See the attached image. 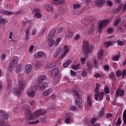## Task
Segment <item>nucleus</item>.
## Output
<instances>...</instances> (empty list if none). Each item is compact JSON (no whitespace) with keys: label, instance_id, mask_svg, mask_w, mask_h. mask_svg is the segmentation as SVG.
<instances>
[{"label":"nucleus","instance_id":"nucleus-4","mask_svg":"<svg viewBox=\"0 0 126 126\" xmlns=\"http://www.w3.org/2000/svg\"><path fill=\"white\" fill-rule=\"evenodd\" d=\"M101 86V85L100 83H96V88L95 89V94H94V99L96 100V101H98V98L102 101L103 100V97H104V93L99 92V88Z\"/></svg>","mask_w":126,"mask_h":126},{"label":"nucleus","instance_id":"nucleus-56","mask_svg":"<svg viewBox=\"0 0 126 126\" xmlns=\"http://www.w3.org/2000/svg\"><path fill=\"white\" fill-rule=\"evenodd\" d=\"M85 62H86V59L85 58H82L81 59V62L82 64H84V63H85Z\"/></svg>","mask_w":126,"mask_h":126},{"label":"nucleus","instance_id":"nucleus-43","mask_svg":"<svg viewBox=\"0 0 126 126\" xmlns=\"http://www.w3.org/2000/svg\"><path fill=\"white\" fill-rule=\"evenodd\" d=\"M3 12L6 15H12L13 14V12L11 11L10 12L8 11L4 10Z\"/></svg>","mask_w":126,"mask_h":126},{"label":"nucleus","instance_id":"nucleus-35","mask_svg":"<svg viewBox=\"0 0 126 126\" xmlns=\"http://www.w3.org/2000/svg\"><path fill=\"white\" fill-rule=\"evenodd\" d=\"M116 43H117L118 46H120V47H122V46L125 45V43L121 40H117Z\"/></svg>","mask_w":126,"mask_h":126},{"label":"nucleus","instance_id":"nucleus-62","mask_svg":"<svg viewBox=\"0 0 126 126\" xmlns=\"http://www.w3.org/2000/svg\"><path fill=\"white\" fill-rule=\"evenodd\" d=\"M60 56V54L56 51L54 53L53 55L54 58H58Z\"/></svg>","mask_w":126,"mask_h":126},{"label":"nucleus","instance_id":"nucleus-50","mask_svg":"<svg viewBox=\"0 0 126 126\" xmlns=\"http://www.w3.org/2000/svg\"><path fill=\"white\" fill-rule=\"evenodd\" d=\"M94 65L95 68L98 67V61L97 60H95L94 62Z\"/></svg>","mask_w":126,"mask_h":126},{"label":"nucleus","instance_id":"nucleus-19","mask_svg":"<svg viewBox=\"0 0 126 126\" xmlns=\"http://www.w3.org/2000/svg\"><path fill=\"white\" fill-rule=\"evenodd\" d=\"M73 37V32L69 31L65 35V38L67 39H71Z\"/></svg>","mask_w":126,"mask_h":126},{"label":"nucleus","instance_id":"nucleus-10","mask_svg":"<svg viewBox=\"0 0 126 126\" xmlns=\"http://www.w3.org/2000/svg\"><path fill=\"white\" fill-rule=\"evenodd\" d=\"M39 88V86L35 85L32 87V92L28 93V95L30 97H34L35 96V91Z\"/></svg>","mask_w":126,"mask_h":126},{"label":"nucleus","instance_id":"nucleus-12","mask_svg":"<svg viewBox=\"0 0 126 126\" xmlns=\"http://www.w3.org/2000/svg\"><path fill=\"white\" fill-rule=\"evenodd\" d=\"M125 95V90L118 88L116 91V97H123Z\"/></svg>","mask_w":126,"mask_h":126},{"label":"nucleus","instance_id":"nucleus-60","mask_svg":"<svg viewBox=\"0 0 126 126\" xmlns=\"http://www.w3.org/2000/svg\"><path fill=\"white\" fill-rule=\"evenodd\" d=\"M87 65L89 68V69H90L91 68H92V65L90 63V62H87Z\"/></svg>","mask_w":126,"mask_h":126},{"label":"nucleus","instance_id":"nucleus-2","mask_svg":"<svg viewBox=\"0 0 126 126\" xmlns=\"http://www.w3.org/2000/svg\"><path fill=\"white\" fill-rule=\"evenodd\" d=\"M26 86L25 81L23 80H20L19 81V89L18 88H14L13 93L16 94L17 96H20L21 95V90H24Z\"/></svg>","mask_w":126,"mask_h":126},{"label":"nucleus","instance_id":"nucleus-11","mask_svg":"<svg viewBox=\"0 0 126 126\" xmlns=\"http://www.w3.org/2000/svg\"><path fill=\"white\" fill-rule=\"evenodd\" d=\"M69 52V48L67 46H64V52L62 53V54L59 56V59H63L67 54Z\"/></svg>","mask_w":126,"mask_h":126},{"label":"nucleus","instance_id":"nucleus-27","mask_svg":"<svg viewBox=\"0 0 126 126\" xmlns=\"http://www.w3.org/2000/svg\"><path fill=\"white\" fill-rule=\"evenodd\" d=\"M64 2H65V1L64 0H59L58 2H55L51 1L52 4H56V5H58V4H64Z\"/></svg>","mask_w":126,"mask_h":126},{"label":"nucleus","instance_id":"nucleus-23","mask_svg":"<svg viewBox=\"0 0 126 126\" xmlns=\"http://www.w3.org/2000/svg\"><path fill=\"white\" fill-rule=\"evenodd\" d=\"M56 32H57V30L56 29L54 28L52 29L49 32V34H48L49 37H54V35L56 34Z\"/></svg>","mask_w":126,"mask_h":126},{"label":"nucleus","instance_id":"nucleus-22","mask_svg":"<svg viewBox=\"0 0 126 126\" xmlns=\"http://www.w3.org/2000/svg\"><path fill=\"white\" fill-rule=\"evenodd\" d=\"M115 44H116V42H115V41H111L106 42L104 43V45L106 46V47H110L111 46H115Z\"/></svg>","mask_w":126,"mask_h":126},{"label":"nucleus","instance_id":"nucleus-14","mask_svg":"<svg viewBox=\"0 0 126 126\" xmlns=\"http://www.w3.org/2000/svg\"><path fill=\"white\" fill-rule=\"evenodd\" d=\"M46 79V76L45 75H42L40 76L37 79V83L38 85H41L43 83V81Z\"/></svg>","mask_w":126,"mask_h":126},{"label":"nucleus","instance_id":"nucleus-57","mask_svg":"<svg viewBox=\"0 0 126 126\" xmlns=\"http://www.w3.org/2000/svg\"><path fill=\"white\" fill-rule=\"evenodd\" d=\"M5 22V20L1 17H0V24H3Z\"/></svg>","mask_w":126,"mask_h":126},{"label":"nucleus","instance_id":"nucleus-28","mask_svg":"<svg viewBox=\"0 0 126 126\" xmlns=\"http://www.w3.org/2000/svg\"><path fill=\"white\" fill-rule=\"evenodd\" d=\"M19 111V105L17 104V105H15V106L14 107L13 111V113H14L15 114H17V113H18Z\"/></svg>","mask_w":126,"mask_h":126},{"label":"nucleus","instance_id":"nucleus-33","mask_svg":"<svg viewBox=\"0 0 126 126\" xmlns=\"http://www.w3.org/2000/svg\"><path fill=\"white\" fill-rule=\"evenodd\" d=\"M123 121L126 126V109L123 112Z\"/></svg>","mask_w":126,"mask_h":126},{"label":"nucleus","instance_id":"nucleus-38","mask_svg":"<svg viewBox=\"0 0 126 126\" xmlns=\"http://www.w3.org/2000/svg\"><path fill=\"white\" fill-rule=\"evenodd\" d=\"M120 22H121V18H118L116 19V21H115V22H114V25H115V26H117V25H119V24Z\"/></svg>","mask_w":126,"mask_h":126},{"label":"nucleus","instance_id":"nucleus-20","mask_svg":"<svg viewBox=\"0 0 126 126\" xmlns=\"http://www.w3.org/2000/svg\"><path fill=\"white\" fill-rule=\"evenodd\" d=\"M95 3L99 6H101V5L105 4V0H95Z\"/></svg>","mask_w":126,"mask_h":126},{"label":"nucleus","instance_id":"nucleus-41","mask_svg":"<svg viewBox=\"0 0 126 126\" xmlns=\"http://www.w3.org/2000/svg\"><path fill=\"white\" fill-rule=\"evenodd\" d=\"M76 72L72 70H70V75L71 76H72V77H75V76H76Z\"/></svg>","mask_w":126,"mask_h":126},{"label":"nucleus","instance_id":"nucleus-32","mask_svg":"<svg viewBox=\"0 0 126 126\" xmlns=\"http://www.w3.org/2000/svg\"><path fill=\"white\" fill-rule=\"evenodd\" d=\"M80 66V64L78 63L76 65H73L72 66V68L74 70H76V69H78V68H79Z\"/></svg>","mask_w":126,"mask_h":126},{"label":"nucleus","instance_id":"nucleus-25","mask_svg":"<svg viewBox=\"0 0 126 126\" xmlns=\"http://www.w3.org/2000/svg\"><path fill=\"white\" fill-rule=\"evenodd\" d=\"M55 40L51 38H48V45L49 47H53L55 45Z\"/></svg>","mask_w":126,"mask_h":126},{"label":"nucleus","instance_id":"nucleus-46","mask_svg":"<svg viewBox=\"0 0 126 126\" xmlns=\"http://www.w3.org/2000/svg\"><path fill=\"white\" fill-rule=\"evenodd\" d=\"M70 110L72 112H75V111H77V107L76 106H72L70 108Z\"/></svg>","mask_w":126,"mask_h":126},{"label":"nucleus","instance_id":"nucleus-45","mask_svg":"<svg viewBox=\"0 0 126 126\" xmlns=\"http://www.w3.org/2000/svg\"><path fill=\"white\" fill-rule=\"evenodd\" d=\"M94 26L92 27L90 30L88 31V33L89 34H93V32H94Z\"/></svg>","mask_w":126,"mask_h":126},{"label":"nucleus","instance_id":"nucleus-7","mask_svg":"<svg viewBox=\"0 0 126 126\" xmlns=\"http://www.w3.org/2000/svg\"><path fill=\"white\" fill-rule=\"evenodd\" d=\"M94 20H95V17L94 16L87 17L82 20V23L85 25H88V24L93 22Z\"/></svg>","mask_w":126,"mask_h":126},{"label":"nucleus","instance_id":"nucleus-37","mask_svg":"<svg viewBox=\"0 0 126 126\" xmlns=\"http://www.w3.org/2000/svg\"><path fill=\"white\" fill-rule=\"evenodd\" d=\"M122 124V119H121V118H118L117 120V122L116 123V126H120Z\"/></svg>","mask_w":126,"mask_h":126},{"label":"nucleus","instance_id":"nucleus-51","mask_svg":"<svg viewBox=\"0 0 126 126\" xmlns=\"http://www.w3.org/2000/svg\"><path fill=\"white\" fill-rule=\"evenodd\" d=\"M126 76V70L124 69L122 71V78H125Z\"/></svg>","mask_w":126,"mask_h":126},{"label":"nucleus","instance_id":"nucleus-31","mask_svg":"<svg viewBox=\"0 0 126 126\" xmlns=\"http://www.w3.org/2000/svg\"><path fill=\"white\" fill-rule=\"evenodd\" d=\"M71 63V61L70 60H68L66 62L63 64V67H67L69 64H70Z\"/></svg>","mask_w":126,"mask_h":126},{"label":"nucleus","instance_id":"nucleus-44","mask_svg":"<svg viewBox=\"0 0 126 126\" xmlns=\"http://www.w3.org/2000/svg\"><path fill=\"white\" fill-rule=\"evenodd\" d=\"M50 94V90H47L43 92V96H48Z\"/></svg>","mask_w":126,"mask_h":126},{"label":"nucleus","instance_id":"nucleus-54","mask_svg":"<svg viewBox=\"0 0 126 126\" xmlns=\"http://www.w3.org/2000/svg\"><path fill=\"white\" fill-rule=\"evenodd\" d=\"M97 121V119L96 118H93L91 120V123L92 125H94L95 124V122Z\"/></svg>","mask_w":126,"mask_h":126},{"label":"nucleus","instance_id":"nucleus-42","mask_svg":"<svg viewBox=\"0 0 126 126\" xmlns=\"http://www.w3.org/2000/svg\"><path fill=\"white\" fill-rule=\"evenodd\" d=\"M80 7H81V6L79 4H74L73 5V8L74 9H77V8H80Z\"/></svg>","mask_w":126,"mask_h":126},{"label":"nucleus","instance_id":"nucleus-36","mask_svg":"<svg viewBox=\"0 0 126 126\" xmlns=\"http://www.w3.org/2000/svg\"><path fill=\"white\" fill-rule=\"evenodd\" d=\"M115 75L114 72H111L109 75L110 79H113V80H115Z\"/></svg>","mask_w":126,"mask_h":126},{"label":"nucleus","instance_id":"nucleus-3","mask_svg":"<svg viewBox=\"0 0 126 126\" xmlns=\"http://www.w3.org/2000/svg\"><path fill=\"white\" fill-rule=\"evenodd\" d=\"M0 116L2 117L0 119V126H10L5 121L8 119V115L5 112L0 111Z\"/></svg>","mask_w":126,"mask_h":126},{"label":"nucleus","instance_id":"nucleus-5","mask_svg":"<svg viewBox=\"0 0 126 126\" xmlns=\"http://www.w3.org/2000/svg\"><path fill=\"white\" fill-rule=\"evenodd\" d=\"M83 48L86 53H90V52H92V51H93L94 46L92 45H89V42H88V41L84 40L83 42Z\"/></svg>","mask_w":126,"mask_h":126},{"label":"nucleus","instance_id":"nucleus-26","mask_svg":"<svg viewBox=\"0 0 126 126\" xmlns=\"http://www.w3.org/2000/svg\"><path fill=\"white\" fill-rule=\"evenodd\" d=\"M104 56V50H100L98 53L97 55V58L98 60H101L102 58H103V56Z\"/></svg>","mask_w":126,"mask_h":126},{"label":"nucleus","instance_id":"nucleus-9","mask_svg":"<svg viewBox=\"0 0 126 126\" xmlns=\"http://www.w3.org/2000/svg\"><path fill=\"white\" fill-rule=\"evenodd\" d=\"M110 19H105L103 20L100 24L98 28L99 29H103L104 27H106L108 24L110 23Z\"/></svg>","mask_w":126,"mask_h":126},{"label":"nucleus","instance_id":"nucleus-48","mask_svg":"<svg viewBox=\"0 0 126 126\" xmlns=\"http://www.w3.org/2000/svg\"><path fill=\"white\" fill-rule=\"evenodd\" d=\"M119 59H120V55H117L116 56H113V60L115 62H118L119 61Z\"/></svg>","mask_w":126,"mask_h":126},{"label":"nucleus","instance_id":"nucleus-13","mask_svg":"<svg viewBox=\"0 0 126 126\" xmlns=\"http://www.w3.org/2000/svg\"><path fill=\"white\" fill-rule=\"evenodd\" d=\"M72 116H73V114L72 113H68L67 114L64 120L65 124H69V123H70V120L72 119Z\"/></svg>","mask_w":126,"mask_h":126},{"label":"nucleus","instance_id":"nucleus-63","mask_svg":"<svg viewBox=\"0 0 126 126\" xmlns=\"http://www.w3.org/2000/svg\"><path fill=\"white\" fill-rule=\"evenodd\" d=\"M40 64L39 63H35L34 64V66L36 67V68H38V67H40Z\"/></svg>","mask_w":126,"mask_h":126},{"label":"nucleus","instance_id":"nucleus-58","mask_svg":"<svg viewBox=\"0 0 126 126\" xmlns=\"http://www.w3.org/2000/svg\"><path fill=\"white\" fill-rule=\"evenodd\" d=\"M82 75L83 77H86V76H87V72H86V71L83 70L82 72Z\"/></svg>","mask_w":126,"mask_h":126},{"label":"nucleus","instance_id":"nucleus-30","mask_svg":"<svg viewBox=\"0 0 126 126\" xmlns=\"http://www.w3.org/2000/svg\"><path fill=\"white\" fill-rule=\"evenodd\" d=\"M87 103L89 107H91V106H92V101H91V97H90L89 96H88Z\"/></svg>","mask_w":126,"mask_h":126},{"label":"nucleus","instance_id":"nucleus-53","mask_svg":"<svg viewBox=\"0 0 126 126\" xmlns=\"http://www.w3.org/2000/svg\"><path fill=\"white\" fill-rule=\"evenodd\" d=\"M35 16L37 18H41V17H42V15H41V13L39 12H36L35 14Z\"/></svg>","mask_w":126,"mask_h":126},{"label":"nucleus","instance_id":"nucleus-17","mask_svg":"<svg viewBox=\"0 0 126 126\" xmlns=\"http://www.w3.org/2000/svg\"><path fill=\"white\" fill-rule=\"evenodd\" d=\"M45 56V53L43 51H39L34 55L35 58H43Z\"/></svg>","mask_w":126,"mask_h":126},{"label":"nucleus","instance_id":"nucleus-29","mask_svg":"<svg viewBox=\"0 0 126 126\" xmlns=\"http://www.w3.org/2000/svg\"><path fill=\"white\" fill-rule=\"evenodd\" d=\"M47 88H48V83H45L41 86L40 89L41 91H44Z\"/></svg>","mask_w":126,"mask_h":126},{"label":"nucleus","instance_id":"nucleus-52","mask_svg":"<svg viewBox=\"0 0 126 126\" xmlns=\"http://www.w3.org/2000/svg\"><path fill=\"white\" fill-rule=\"evenodd\" d=\"M39 120H36L35 121H32L30 122V125H37V124H39Z\"/></svg>","mask_w":126,"mask_h":126},{"label":"nucleus","instance_id":"nucleus-55","mask_svg":"<svg viewBox=\"0 0 126 126\" xmlns=\"http://www.w3.org/2000/svg\"><path fill=\"white\" fill-rule=\"evenodd\" d=\"M7 9H9V10L12 9V8H13L14 7L13 5H12V4H9L7 5Z\"/></svg>","mask_w":126,"mask_h":126},{"label":"nucleus","instance_id":"nucleus-8","mask_svg":"<svg viewBox=\"0 0 126 126\" xmlns=\"http://www.w3.org/2000/svg\"><path fill=\"white\" fill-rule=\"evenodd\" d=\"M75 104L78 108L80 109H82L83 108V105H82V99L80 96L76 97V99L75 100Z\"/></svg>","mask_w":126,"mask_h":126},{"label":"nucleus","instance_id":"nucleus-39","mask_svg":"<svg viewBox=\"0 0 126 126\" xmlns=\"http://www.w3.org/2000/svg\"><path fill=\"white\" fill-rule=\"evenodd\" d=\"M74 41H78L80 39V34H77L73 38Z\"/></svg>","mask_w":126,"mask_h":126},{"label":"nucleus","instance_id":"nucleus-64","mask_svg":"<svg viewBox=\"0 0 126 126\" xmlns=\"http://www.w3.org/2000/svg\"><path fill=\"white\" fill-rule=\"evenodd\" d=\"M103 68L105 70H108V69H110V66L108 65H105Z\"/></svg>","mask_w":126,"mask_h":126},{"label":"nucleus","instance_id":"nucleus-47","mask_svg":"<svg viewBox=\"0 0 126 126\" xmlns=\"http://www.w3.org/2000/svg\"><path fill=\"white\" fill-rule=\"evenodd\" d=\"M63 31V28L60 27V28H59L57 30V32L58 35H59V34H61V33H62Z\"/></svg>","mask_w":126,"mask_h":126},{"label":"nucleus","instance_id":"nucleus-24","mask_svg":"<svg viewBox=\"0 0 126 126\" xmlns=\"http://www.w3.org/2000/svg\"><path fill=\"white\" fill-rule=\"evenodd\" d=\"M56 62H54L51 63H47L46 65V68L47 69L51 68V67H54L56 65Z\"/></svg>","mask_w":126,"mask_h":126},{"label":"nucleus","instance_id":"nucleus-34","mask_svg":"<svg viewBox=\"0 0 126 126\" xmlns=\"http://www.w3.org/2000/svg\"><path fill=\"white\" fill-rule=\"evenodd\" d=\"M63 50H64V49H63V48L59 47L57 49L56 51L60 55L63 53Z\"/></svg>","mask_w":126,"mask_h":126},{"label":"nucleus","instance_id":"nucleus-21","mask_svg":"<svg viewBox=\"0 0 126 126\" xmlns=\"http://www.w3.org/2000/svg\"><path fill=\"white\" fill-rule=\"evenodd\" d=\"M45 7L49 12H52V11H53L54 7L50 4H46L45 5Z\"/></svg>","mask_w":126,"mask_h":126},{"label":"nucleus","instance_id":"nucleus-59","mask_svg":"<svg viewBox=\"0 0 126 126\" xmlns=\"http://www.w3.org/2000/svg\"><path fill=\"white\" fill-rule=\"evenodd\" d=\"M104 91H105L106 94H109V93H110V89L108 87L105 88Z\"/></svg>","mask_w":126,"mask_h":126},{"label":"nucleus","instance_id":"nucleus-1","mask_svg":"<svg viewBox=\"0 0 126 126\" xmlns=\"http://www.w3.org/2000/svg\"><path fill=\"white\" fill-rule=\"evenodd\" d=\"M23 108L25 109V114L28 116V119H29V120H32L33 117H40V116H42V115H46L47 113V110L45 109H38L34 111L33 115H32L31 107L29 106L28 104L23 105Z\"/></svg>","mask_w":126,"mask_h":126},{"label":"nucleus","instance_id":"nucleus-40","mask_svg":"<svg viewBox=\"0 0 126 126\" xmlns=\"http://www.w3.org/2000/svg\"><path fill=\"white\" fill-rule=\"evenodd\" d=\"M116 74L117 77H121L122 74V71H121V70H118V71H117Z\"/></svg>","mask_w":126,"mask_h":126},{"label":"nucleus","instance_id":"nucleus-16","mask_svg":"<svg viewBox=\"0 0 126 126\" xmlns=\"http://www.w3.org/2000/svg\"><path fill=\"white\" fill-rule=\"evenodd\" d=\"M33 67L31 64H28L25 66V71L26 73H29V72H31V70H32Z\"/></svg>","mask_w":126,"mask_h":126},{"label":"nucleus","instance_id":"nucleus-6","mask_svg":"<svg viewBox=\"0 0 126 126\" xmlns=\"http://www.w3.org/2000/svg\"><path fill=\"white\" fill-rule=\"evenodd\" d=\"M17 63H18V57L14 56L9 63L8 70H9V71H12V68H14V67L17 65Z\"/></svg>","mask_w":126,"mask_h":126},{"label":"nucleus","instance_id":"nucleus-18","mask_svg":"<svg viewBox=\"0 0 126 126\" xmlns=\"http://www.w3.org/2000/svg\"><path fill=\"white\" fill-rule=\"evenodd\" d=\"M7 82L8 83L7 91H10L12 88V83L11 82V80L10 79H7Z\"/></svg>","mask_w":126,"mask_h":126},{"label":"nucleus","instance_id":"nucleus-15","mask_svg":"<svg viewBox=\"0 0 126 126\" xmlns=\"http://www.w3.org/2000/svg\"><path fill=\"white\" fill-rule=\"evenodd\" d=\"M59 74V69L58 68H53L51 71V75L53 77H55Z\"/></svg>","mask_w":126,"mask_h":126},{"label":"nucleus","instance_id":"nucleus-61","mask_svg":"<svg viewBox=\"0 0 126 126\" xmlns=\"http://www.w3.org/2000/svg\"><path fill=\"white\" fill-rule=\"evenodd\" d=\"M124 6V4L123 3H121L119 5V6L117 8L118 10L120 11L121 9H122V8H123V7Z\"/></svg>","mask_w":126,"mask_h":126},{"label":"nucleus","instance_id":"nucleus-49","mask_svg":"<svg viewBox=\"0 0 126 126\" xmlns=\"http://www.w3.org/2000/svg\"><path fill=\"white\" fill-rule=\"evenodd\" d=\"M73 93L76 96V97H80V94H79L77 91H73Z\"/></svg>","mask_w":126,"mask_h":126}]
</instances>
